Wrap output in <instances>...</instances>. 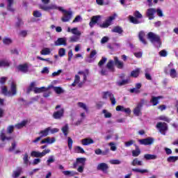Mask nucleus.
<instances>
[{
	"label": "nucleus",
	"instance_id": "obj_4",
	"mask_svg": "<svg viewBox=\"0 0 178 178\" xmlns=\"http://www.w3.org/2000/svg\"><path fill=\"white\" fill-rule=\"evenodd\" d=\"M147 38L149 41L156 47V48H161L162 42L161 41V37L154 33L149 32L147 34Z\"/></svg>",
	"mask_w": 178,
	"mask_h": 178
},
{
	"label": "nucleus",
	"instance_id": "obj_47",
	"mask_svg": "<svg viewBox=\"0 0 178 178\" xmlns=\"http://www.w3.org/2000/svg\"><path fill=\"white\" fill-rule=\"evenodd\" d=\"M78 106L86 111V112H88V108H87V105H86V104L83 102H78Z\"/></svg>",
	"mask_w": 178,
	"mask_h": 178
},
{
	"label": "nucleus",
	"instance_id": "obj_8",
	"mask_svg": "<svg viewBox=\"0 0 178 178\" xmlns=\"http://www.w3.org/2000/svg\"><path fill=\"white\" fill-rule=\"evenodd\" d=\"M154 141H155V139L151 137L138 140V143L141 145H152Z\"/></svg>",
	"mask_w": 178,
	"mask_h": 178
},
{
	"label": "nucleus",
	"instance_id": "obj_25",
	"mask_svg": "<svg viewBox=\"0 0 178 178\" xmlns=\"http://www.w3.org/2000/svg\"><path fill=\"white\" fill-rule=\"evenodd\" d=\"M31 156L33 158H42V154L40 152L32 151L31 152Z\"/></svg>",
	"mask_w": 178,
	"mask_h": 178
},
{
	"label": "nucleus",
	"instance_id": "obj_5",
	"mask_svg": "<svg viewBox=\"0 0 178 178\" xmlns=\"http://www.w3.org/2000/svg\"><path fill=\"white\" fill-rule=\"evenodd\" d=\"M40 8L42 9V10H44L45 12H48L49 10H59L60 12H65L63 7L58 6L55 3H51L48 6L41 4Z\"/></svg>",
	"mask_w": 178,
	"mask_h": 178
},
{
	"label": "nucleus",
	"instance_id": "obj_17",
	"mask_svg": "<svg viewBox=\"0 0 178 178\" xmlns=\"http://www.w3.org/2000/svg\"><path fill=\"white\" fill-rule=\"evenodd\" d=\"M114 64L117 66L118 69H123L124 67V63L120 60L118 57H114Z\"/></svg>",
	"mask_w": 178,
	"mask_h": 178
},
{
	"label": "nucleus",
	"instance_id": "obj_52",
	"mask_svg": "<svg viewBox=\"0 0 178 178\" xmlns=\"http://www.w3.org/2000/svg\"><path fill=\"white\" fill-rule=\"evenodd\" d=\"M58 55L60 56V58L65 56V55H66V49H65V48L59 49Z\"/></svg>",
	"mask_w": 178,
	"mask_h": 178
},
{
	"label": "nucleus",
	"instance_id": "obj_15",
	"mask_svg": "<svg viewBox=\"0 0 178 178\" xmlns=\"http://www.w3.org/2000/svg\"><path fill=\"white\" fill-rule=\"evenodd\" d=\"M79 165L84 166L86 165V158H77L76 163H74V168L76 169Z\"/></svg>",
	"mask_w": 178,
	"mask_h": 178
},
{
	"label": "nucleus",
	"instance_id": "obj_29",
	"mask_svg": "<svg viewBox=\"0 0 178 178\" xmlns=\"http://www.w3.org/2000/svg\"><path fill=\"white\" fill-rule=\"evenodd\" d=\"M61 131L63 133L65 137H67V134L69 133V125L66 124L62 127Z\"/></svg>",
	"mask_w": 178,
	"mask_h": 178
},
{
	"label": "nucleus",
	"instance_id": "obj_16",
	"mask_svg": "<svg viewBox=\"0 0 178 178\" xmlns=\"http://www.w3.org/2000/svg\"><path fill=\"white\" fill-rule=\"evenodd\" d=\"M115 109L118 112H124L128 115H130V113H131V110H130V108H126L123 106H118Z\"/></svg>",
	"mask_w": 178,
	"mask_h": 178
},
{
	"label": "nucleus",
	"instance_id": "obj_30",
	"mask_svg": "<svg viewBox=\"0 0 178 178\" xmlns=\"http://www.w3.org/2000/svg\"><path fill=\"white\" fill-rule=\"evenodd\" d=\"M72 34L80 37L81 35V31H79V29L77 27H74L72 29Z\"/></svg>",
	"mask_w": 178,
	"mask_h": 178
},
{
	"label": "nucleus",
	"instance_id": "obj_40",
	"mask_svg": "<svg viewBox=\"0 0 178 178\" xmlns=\"http://www.w3.org/2000/svg\"><path fill=\"white\" fill-rule=\"evenodd\" d=\"M74 151L76 154H84L86 152L84 151V149H83L80 146L75 147Z\"/></svg>",
	"mask_w": 178,
	"mask_h": 178
},
{
	"label": "nucleus",
	"instance_id": "obj_45",
	"mask_svg": "<svg viewBox=\"0 0 178 178\" xmlns=\"http://www.w3.org/2000/svg\"><path fill=\"white\" fill-rule=\"evenodd\" d=\"M113 63H115V61H113V60H110L108 62L106 66L109 70H113Z\"/></svg>",
	"mask_w": 178,
	"mask_h": 178
},
{
	"label": "nucleus",
	"instance_id": "obj_61",
	"mask_svg": "<svg viewBox=\"0 0 178 178\" xmlns=\"http://www.w3.org/2000/svg\"><path fill=\"white\" fill-rule=\"evenodd\" d=\"M108 145L111 147V151H116L118 148L116 147V145H115V143L111 142Z\"/></svg>",
	"mask_w": 178,
	"mask_h": 178
},
{
	"label": "nucleus",
	"instance_id": "obj_31",
	"mask_svg": "<svg viewBox=\"0 0 178 178\" xmlns=\"http://www.w3.org/2000/svg\"><path fill=\"white\" fill-rule=\"evenodd\" d=\"M144 158L145 159H147V161H150L151 159H156V158H158V156L155 154H145Z\"/></svg>",
	"mask_w": 178,
	"mask_h": 178
},
{
	"label": "nucleus",
	"instance_id": "obj_37",
	"mask_svg": "<svg viewBox=\"0 0 178 178\" xmlns=\"http://www.w3.org/2000/svg\"><path fill=\"white\" fill-rule=\"evenodd\" d=\"M0 138H1V141H5L6 140H7V141H9V140H12V137H6V135H5V133H3V132L1 133Z\"/></svg>",
	"mask_w": 178,
	"mask_h": 178
},
{
	"label": "nucleus",
	"instance_id": "obj_28",
	"mask_svg": "<svg viewBox=\"0 0 178 178\" xmlns=\"http://www.w3.org/2000/svg\"><path fill=\"white\" fill-rule=\"evenodd\" d=\"M170 76L172 79H176L178 77L177 72L175 68H172L170 70Z\"/></svg>",
	"mask_w": 178,
	"mask_h": 178
},
{
	"label": "nucleus",
	"instance_id": "obj_42",
	"mask_svg": "<svg viewBox=\"0 0 178 178\" xmlns=\"http://www.w3.org/2000/svg\"><path fill=\"white\" fill-rule=\"evenodd\" d=\"M106 58H105V57H103L101 60H100V61L99 62V63H98V66H99V67L100 68V69H102L103 67H104V63L106 62Z\"/></svg>",
	"mask_w": 178,
	"mask_h": 178
},
{
	"label": "nucleus",
	"instance_id": "obj_32",
	"mask_svg": "<svg viewBox=\"0 0 178 178\" xmlns=\"http://www.w3.org/2000/svg\"><path fill=\"white\" fill-rule=\"evenodd\" d=\"M22 174V168H17V170H14L13 173V178H17Z\"/></svg>",
	"mask_w": 178,
	"mask_h": 178
},
{
	"label": "nucleus",
	"instance_id": "obj_9",
	"mask_svg": "<svg viewBox=\"0 0 178 178\" xmlns=\"http://www.w3.org/2000/svg\"><path fill=\"white\" fill-rule=\"evenodd\" d=\"M144 105V99H142L140 102L137 104V106L134 110V114L135 116H140L141 115V109Z\"/></svg>",
	"mask_w": 178,
	"mask_h": 178
},
{
	"label": "nucleus",
	"instance_id": "obj_48",
	"mask_svg": "<svg viewBox=\"0 0 178 178\" xmlns=\"http://www.w3.org/2000/svg\"><path fill=\"white\" fill-rule=\"evenodd\" d=\"M129 20L131 23H134V24H140V21L137 19V18L133 17V16H129Z\"/></svg>",
	"mask_w": 178,
	"mask_h": 178
},
{
	"label": "nucleus",
	"instance_id": "obj_64",
	"mask_svg": "<svg viewBox=\"0 0 178 178\" xmlns=\"http://www.w3.org/2000/svg\"><path fill=\"white\" fill-rule=\"evenodd\" d=\"M95 60V58L91 56H88L86 59V61L88 62V63H92Z\"/></svg>",
	"mask_w": 178,
	"mask_h": 178
},
{
	"label": "nucleus",
	"instance_id": "obj_51",
	"mask_svg": "<svg viewBox=\"0 0 178 178\" xmlns=\"http://www.w3.org/2000/svg\"><path fill=\"white\" fill-rule=\"evenodd\" d=\"M80 40V36L74 35L70 38V42H77Z\"/></svg>",
	"mask_w": 178,
	"mask_h": 178
},
{
	"label": "nucleus",
	"instance_id": "obj_46",
	"mask_svg": "<svg viewBox=\"0 0 178 178\" xmlns=\"http://www.w3.org/2000/svg\"><path fill=\"white\" fill-rule=\"evenodd\" d=\"M12 39L9 38H4L3 39V44H4L5 45H10V44H12Z\"/></svg>",
	"mask_w": 178,
	"mask_h": 178
},
{
	"label": "nucleus",
	"instance_id": "obj_2",
	"mask_svg": "<svg viewBox=\"0 0 178 178\" xmlns=\"http://www.w3.org/2000/svg\"><path fill=\"white\" fill-rule=\"evenodd\" d=\"M79 75H75L74 83H72V87H76L78 85L79 87H82L83 84L87 81V74L84 72H79Z\"/></svg>",
	"mask_w": 178,
	"mask_h": 178
},
{
	"label": "nucleus",
	"instance_id": "obj_33",
	"mask_svg": "<svg viewBox=\"0 0 178 178\" xmlns=\"http://www.w3.org/2000/svg\"><path fill=\"white\" fill-rule=\"evenodd\" d=\"M112 33H118V34H122L123 33V29L120 26H115L111 30Z\"/></svg>",
	"mask_w": 178,
	"mask_h": 178
},
{
	"label": "nucleus",
	"instance_id": "obj_56",
	"mask_svg": "<svg viewBox=\"0 0 178 178\" xmlns=\"http://www.w3.org/2000/svg\"><path fill=\"white\" fill-rule=\"evenodd\" d=\"M168 162H176V161H178V156H170L167 159Z\"/></svg>",
	"mask_w": 178,
	"mask_h": 178
},
{
	"label": "nucleus",
	"instance_id": "obj_19",
	"mask_svg": "<svg viewBox=\"0 0 178 178\" xmlns=\"http://www.w3.org/2000/svg\"><path fill=\"white\" fill-rule=\"evenodd\" d=\"M56 140L55 138L47 137L41 140L40 144H54Z\"/></svg>",
	"mask_w": 178,
	"mask_h": 178
},
{
	"label": "nucleus",
	"instance_id": "obj_14",
	"mask_svg": "<svg viewBox=\"0 0 178 178\" xmlns=\"http://www.w3.org/2000/svg\"><path fill=\"white\" fill-rule=\"evenodd\" d=\"M109 169V166H108V164L106 163H101L97 165V170H102V172H106Z\"/></svg>",
	"mask_w": 178,
	"mask_h": 178
},
{
	"label": "nucleus",
	"instance_id": "obj_27",
	"mask_svg": "<svg viewBox=\"0 0 178 178\" xmlns=\"http://www.w3.org/2000/svg\"><path fill=\"white\" fill-rule=\"evenodd\" d=\"M151 68H147L145 70V76L147 80H152V76H151V74H149V73H151Z\"/></svg>",
	"mask_w": 178,
	"mask_h": 178
},
{
	"label": "nucleus",
	"instance_id": "obj_57",
	"mask_svg": "<svg viewBox=\"0 0 178 178\" xmlns=\"http://www.w3.org/2000/svg\"><path fill=\"white\" fill-rule=\"evenodd\" d=\"M33 15L34 17H41L42 16V13L40 10H34Z\"/></svg>",
	"mask_w": 178,
	"mask_h": 178
},
{
	"label": "nucleus",
	"instance_id": "obj_36",
	"mask_svg": "<svg viewBox=\"0 0 178 178\" xmlns=\"http://www.w3.org/2000/svg\"><path fill=\"white\" fill-rule=\"evenodd\" d=\"M9 66H10V64L8 60H0V67H8Z\"/></svg>",
	"mask_w": 178,
	"mask_h": 178
},
{
	"label": "nucleus",
	"instance_id": "obj_55",
	"mask_svg": "<svg viewBox=\"0 0 178 178\" xmlns=\"http://www.w3.org/2000/svg\"><path fill=\"white\" fill-rule=\"evenodd\" d=\"M140 154H141V151L138 148H136V150L132 151L133 156H138V155H140Z\"/></svg>",
	"mask_w": 178,
	"mask_h": 178
},
{
	"label": "nucleus",
	"instance_id": "obj_54",
	"mask_svg": "<svg viewBox=\"0 0 178 178\" xmlns=\"http://www.w3.org/2000/svg\"><path fill=\"white\" fill-rule=\"evenodd\" d=\"M13 131H15V126L10 125L9 127H8V128H7V133L8 134H12V133H13Z\"/></svg>",
	"mask_w": 178,
	"mask_h": 178
},
{
	"label": "nucleus",
	"instance_id": "obj_18",
	"mask_svg": "<svg viewBox=\"0 0 178 178\" xmlns=\"http://www.w3.org/2000/svg\"><path fill=\"white\" fill-rule=\"evenodd\" d=\"M162 98H163V97L162 96H152L150 102L154 106H156V105H158L159 104V99H161Z\"/></svg>",
	"mask_w": 178,
	"mask_h": 178
},
{
	"label": "nucleus",
	"instance_id": "obj_50",
	"mask_svg": "<svg viewBox=\"0 0 178 178\" xmlns=\"http://www.w3.org/2000/svg\"><path fill=\"white\" fill-rule=\"evenodd\" d=\"M109 163L111 165H120L122 163V161L119 159H111L109 161Z\"/></svg>",
	"mask_w": 178,
	"mask_h": 178
},
{
	"label": "nucleus",
	"instance_id": "obj_11",
	"mask_svg": "<svg viewBox=\"0 0 178 178\" xmlns=\"http://www.w3.org/2000/svg\"><path fill=\"white\" fill-rule=\"evenodd\" d=\"M155 13H156V9L148 8L146 12V16L149 17V20H152L155 17Z\"/></svg>",
	"mask_w": 178,
	"mask_h": 178
},
{
	"label": "nucleus",
	"instance_id": "obj_53",
	"mask_svg": "<svg viewBox=\"0 0 178 178\" xmlns=\"http://www.w3.org/2000/svg\"><path fill=\"white\" fill-rule=\"evenodd\" d=\"M67 144H68L69 149H72L73 147V140L72 139V138L70 137L67 138Z\"/></svg>",
	"mask_w": 178,
	"mask_h": 178
},
{
	"label": "nucleus",
	"instance_id": "obj_13",
	"mask_svg": "<svg viewBox=\"0 0 178 178\" xmlns=\"http://www.w3.org/2000/svg\"><path fill=\"white\" fill-rule=\"evenodd\" d=\"M66 38H59L54 42V45H56V47H59L60 45H64V47H66V45H67V43H66Z\"/></svg>",
	"mask_w": 178,
	"mask_h": 178
},
{
	"label": "nucleus",
	"instance_id": "obj_7",
	"mask_svg": "<svg viewBox=\"0 0 178 178\" xmlns=\"http://www.w3.org/2000/svg\"><path fill=\"white\" fill-rule=\"evenodd\" d=\"M156 127L163 136H166V131L168 130L166 122H158Z\"/></svg>",
	"mask_w": 178,
	"mask_h": 178
},
{
	"label": "nucleus",
	"instance_id": "obj_12",
	"mask_svg": "<svg viewBox=\"0 0 178 178\" xmlns=\"http://www.w3.org/2000/svg\"><path fill=\"white\" fill-rule=\"evenodd\" d=\"M64 13L63 17L62 18V21L64 22H69L70 19H72V11H67L64 10V11H61Z\"/></svg>",
	"mask_w": 178,
	"mask_h": 178
},
{
	"label": "nucleus",
	"instance_id": "obj_35",
	"mask_svg": "<svg viewBox=\"0 0 178 178\" xmlns=\"http://www.w3.org/2000/svg\"><path fill=\"white\" fill-rule=\"evenodd\" d=\"M131 165L133 166H137V165L138 166H143V161H138V159H135L133 160Z\"/></svg>",
	"mask_w": 178,
	"mask_h": 178
},
{
	"label": "nucleus",
	"instance_id": "obj_38",
	"mask_svg": "<svg viewBox=\"0 0 178 178\" xmlns=\"http://www.w3.org/2000/svg\"><path fill=\"white\" fill-rule=\"evenodd\" d=\"M24 163L29 166V165H31V162L29 160V154L26 153L24 156Z\"/></svg>",
	"mask_w": 178,
	"mask_h": 178
},
{
	"label": "nucleus",
	"instance_id": "obj_23",
	"mask_svg": "<svg viewBox=\"0 0 178 178\" xmlns=\"http://www.w3.org/2000/svg\"><path fill=\"white\" fill-rule=\"evenodd\" d=\"M49 131H51V127H49L44 130L40 131L39 134H40V137L42 138L43 137H47V136L49 134Z\"/></svg>",
	"mask_w": 178,
	"mask_h": 178
},
{
	"label": "nucleus",
	"instance_id": "obj_26",
	"mask_svg": "<svg viewBox=\"0 0 178 178\" xmlns=\"http://www.w3.org/2000/svg\"><path fill=\"white\" fill-rule=\"evenodd\" d=\"M132 172H135V173H141V175H144V173H148L149 171L147 169H140V168H133Z\"/></svg>",
	"mask_w": 178,
	"mask_h": 178
},
{
	"label": "nucleus",
	"instance_id": "obj_59",
	"mask_svg": "<svg viewBox=\"0 0 178 178\" xmlns=\"http://www.w3.org/2000/svg\"><path fill=\"white\" fill-rule=\"evenodd\" d=\"M159 119L160 120H163L164 122H167V123H169L170 122V119L168 118V117L165 115H161Z\"/></svg>",
	"mask_w": 178,
	"mask_h": 178
},
{
	"label": "nucleus",
	"instance_id": "obj_62",
	"mask_svg": "<svg viewBox=\"0 0 178 178\" xmlns=\"http://www.w3.org/2000/svg\"><path fill=\"white\" fill-rule=\"evenodd\" d=\"M156 13H157V16L159 17H163V12L161 10V8H157L156 10Z\"/></svg>",
	"mask_w": 178,
	"mask_h": 178
},
{
	"label": "nucleus",
	"instance_id": "obj_34",
	"mask_svg": "<svg viewBox=\"0 0 178 178\" xmlns=\"http://www.w3.org/2000/svg\"><path fill=\"white\" fill-rule=\"evenodd\" d=\"M40 54L41 55H49L51 54V49L44 47L41 50Z\"/></svg>",
	"mask_w": 178,
	"mask_h": 178
},
{
	"label": "nucleus",
	"instance_id": "obj_6",
	"mask_svg": "<svg viewBox=\"0 0 178 178\" xmlns=\"http://www.w3.org/2000/svg\"><path fill=\"white\" fill-rule=\"evenodd\" d=\"M102 98L103 99H108L109 98L110 101L111 102V105L115 106L116 105V99L113 95V93L111 91H106L102 92Z\"/></svg>",
	"mask_w": 178,
	"mask_h": 178
},
{
	"label": "nucleus",
	"instance_id": "obj_58",
	"mask_svg": "<svg viewBox=\"0 0 178 178\" xmlns=\"http://www.w3.org/2000/svg\"><path fill=\"white\" fill-rule=\"evenodd\" d=\"M54 162H55L54 156H49L48 160L47 161V165H49L50 163H54Z\"/></svg>",
	"mask_w": 178,
	"mask_h": 178
},
{
	"label": "nucleus",
	"instance_id": "obj_41",
	"mask_svg": "<svg viewBox=\"0 0 178 178\" xmlns=\"http://www.w3.org/2000/svg\"><path fill=\"white\" fill-rule=\"evenodd\" d=\"M139 74H140V69L139 68H137L136 70H135L131 72V77H138Z\"/></svg>",
	"mask_w": 178,
	"mask_h": 178
},
{
	"label": "nucleus",
	"instance_id": "obj_49",
	"mask_svg": "<svg viewBox=\"0 0 178 178\" xmlns=\"http://www.w3.org/2000/svg\"><path fill=\"white\" fill-rule=\"evenodd\" d=\"M63 175H65V176H74V175L76 174L74 171H69V170L63 171Z\"/></svg>",
	"mask_w": 178,
	"mask_h": 178
},
{
	"label": "nucleus",
	"instance_id": "obj_39",
	"mask_svg": "<svg viewBox=\"0 0 178 178\" xmlns=\"http://www.w3.org/2000/svg\"><path fill=\"white\" fill-rule=\"evenodd\" d=\"M128 83H129V79H124V80H122V81H118L116 82V85L121 87V86H124L126 84H128Z\"/></svg>",
	"mask_w": 178,
	"mask_h": 178
},
{
	"label": "nucleus",
	"instance_id": "obj_22",
	"mask_svg": "<svg viewBox=\"0 0 178 178\" xmlns=\"http://www.w3.org/2000/svg\"><path fill=\"white\" fill-rule=\"evenodd\" d=\"M49 90V88H45V87H41V88H33V92L35 94H40L41 92H44V91H48Z\"/></svg>",
	"mask_w": 178,
	"mask_h": 178
},
{
	"label": "nucleus",
	"instance_id": "obj_21",
	"mask_svg": "<svg viewBox=\"0 0 178 178\" xmlns=\"http://www.w3.org/2000/svg\"><path fill=\"white\" fill-rule=\"evenodd\" d=\"M144 37H145V33H144L143 31H140L138 33L139 40L142 44H143V45H147V40L144 39Z\"/></svg>",
	"mask_w": 178,
	"mask_h": 178
},
{
	"label": "nucleus",
	"instance_id": "obj_60",
	"mask_svg": "<svg viewBox=\"0 0 178 178\" xmlns=\"http://www.w3.org/2000/svg\"><path fill=\"white\" fill-rule=\"evenodd\" d=\"M95 154H96V155H106V153H105V152H102L101 149H97L95 150Z\"/></svg>",
	"mask_w": 178,
	"mask_h": 178
},
{
	"label": "nucleus",
	"instance_id": "obj_44",
	"mask_svg": "<svg viewBox=\"0 0 178 178\" xmlns=\"http://www.w3.org/2000/svg\"><path fill=\"white\" fill-rule=\"evenodd\" d=\"M54 90L56 94H63L65 90L60 87H54Z\"/></svg>",
	"mask_w": 178,
	"mask_h": 178
},
{
	"label": "nucleus",
	"instance_id": "obj_20",
	"mask_svg": "<svg viewBox=\"0 0 178 178\" xmlns=\"http://www.w3.org/2000/svg\"><path fill=\"white\" fill-rule=\"evenodd\" d=\"M82 145H90V144H94V140L91 138H86L81 140Z\"/></svg>",
	"mask_w": 178,
	"mask_h": 178
},
{
	"label": "nucleus",
	"instance_id": "obj_10",
	"mask_svg": "<svg viewBox=\"0 0 178 178\" xmlns=\"http://www.w3.org/2000/svg\"><path fill=\"white\" fill-rule=\"evenodd\" d=\"M63 115H65V109L61 108L60 110L55 111L53 113V118L56 120L62 119V118H63Z\"/></svg>",
	"mask_w": 178,
	"mask_h": 178
},
{
	"label": "nucleus",
	"instance_id": "obj_43",
	"mask_svg": "<svg viewBox=\"0 0 178 178\" xmlns=\"http://www.w3.org/2000/svg\"><path fill=\"white\" fill-rule=\"evenodd\" d=\"M102 113H104V118L106 119H109V118H112V113H109L108 111H106L105 109H104L102 111Z\"/></svg>",
	"mask_w": 178,
	"mask_h": 178
},
{
	"label": "nucleus",
	"instance_id": "obj_63",
	"mask_svg": "<svg viewBox=\"0 0 178 178\" xmlns=\"http://www.w3.org/2000/svg\"><path fill=\"white\" fill-rule=\"evenodd\" d=\"M83 20V18H81V16L77 15L75 19L73 20V23H79Z\"/></svg>",
	"mask_w": 178,
	"mask_h": 178
},
{
	"label": "nucleus",
	"instance_id": "obj_24",
	"mask_svg": "<svg viewBox=\"0 0 178 178\" xmlns=\"http://www.w3.org/2000/svg\"><path fill=\"white\" fill-rule=\"evenodd\" d=\"M7 10H9V12H15V8H12L15 3V0H7Z\"/></svg>",
	"mask_w": 178,
	"mask_h": 178
},
{
	"label": "nucleus",
	"instance_id": "obj_1",
	"mask_svg": "<svg viewBox=\"0 0 178 178\" xmlns=\"http://www.w3.org/2000/svg\"><path fill=\"white\" fill-rule=\"evenodd\" d=\"M116 16H117V15H116V13H115V14H113V15L110 16L108 17V19H107L105 21V22H104L102 24H99V23H98V22H99V20L101 19H102V16L95 15L92 17L91 21L89 23V26H90V27L92 28V27H94V26H95V24H97V26H99V27H101L102 29H107V27H109V25L111 24L112 21L115 20Z\"/></svg>",
	"mask_w": 178,
	"mask_h": 178
},
{
	"label": "nucleus",
	"instance_id": "obj_3",
	"mask_svg": "<svg viewBox=\"0 0 178 178\" xmlns=\"http://www.w3.org/2000/svg\"><path fill=\"white\" fill-rule=\"evenodd\" d=\"M1 93L7 97H15L17 94V88L15 82H11L10 90H8V87L1 86Z\"/></svg>",
	"mask_w": 178,
	"mask_h": 178
}]
</instances>
